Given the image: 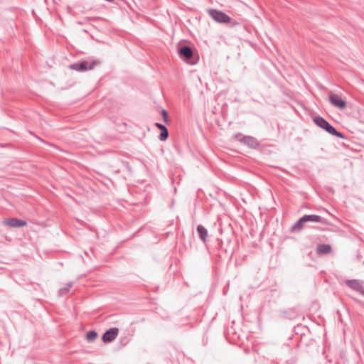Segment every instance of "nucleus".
Instances as JSON below:
<instances>
[{"mask_svg":"<svg viewBox=\"0 0 364 364\" xmlns=\"http://www.w3.org/2000/svg\"><path fill=\"white\" fill-rule=\"evenodd\" d=\"M314 122L319 127L325 129L329 134L336 136L339 138H343L341 133L337 132L334 127H333L326 120L321 117H316L314 118Z\"/></svg>","mask_w":364,"mask_h":364,"instance_id":"1","label":"nucleus"},{"mask_svg":"<svg viewBox=\"0 0 364 364\" xmlns=\"http://www.w3.org/2000/svg\"><path fill=\"white\" fill-rule=\"evenodd\" d=\"M99 63L97 61H82L70 65V68L79 72H85L92 70Z\"/></svg>","mask_w":364,"mask_h":364,"instance_id":"2","label":"nucleus"},{"mask_svg":"<svg viewBox=\"0 0 364 364\" xmlns=\"http://www.w3.org/2000/svg\"><path fill=\"white\" fill-rule=\"evenodd\" d=\"M208 13L210 16L217 22L228 23L230 21V18L221 11H217L215 9H210Z\"/></svg>","mask_w":364,"mask_h":364,"instance_id":"3","label":"nucleus"},{"mask_svg":"<svg viewBox=\"0 0 364 364\" xmlns=\"http://www.w3.org/2000/svg\"><path fill=\"white\" fill-rule=\"evenodd\" d=\"M308 221L320 222L321 218L315 215H304L296 223V224L294 226V228L301 230L303 228V224Z\"/></svg>","mask_w":364,"mask_h":364,"instance_id":"4","label":"nucleus"},{"mask_svg":"<svg viewBox=\"0 0 364 364\" xmlns=\"http://www.w3.org/2000/svg\"><path fill=\"white\" fill-rule=\"evenodd\" d=\"M3 224L6 226L10 227V228H19V227H23L26 225V222L23 220H21L17 218H5L3 220Z\"/></svg>","mask_w":364,"mask_h":364,"instance_id":"5","label":"nucleus"},{"mask_svg":"<svg viewBox=\"0 0 364 364\" xmlns=\"http://www.w3.org/2000/svg\"><path fill=\"white\" fill-rule=\"evenodd\" d=\"M119 329L117 328H112L107 331L102 336V341L105 343H109L114 341L117 336Z\"/></svg>","mask_w":364,"mask_h":364,"instance_id":"6","label":"nucleus"},{"mask_svg":"<svg viewBox=\"0 0 364 364\" xmlns=\"http://www.w3.org/2000/svg\"><path fill=\"white\" fill-rule=\"evenodd\" d=\"M331 103L339 109H344L346 107V102L338 95L331 94L329 96Z\"/></svg>","mask_w":364,"mask_h":364,"instance_id":"7","label":"nucleus"},{"mask_svg":"<svg viewBox=\"0 0 364 364\" xmlns=\"http://www.w3.org/2000/svg\"><path fill=\"white\" fill-rule=\"evenodd\" d=\"M178 53L181 56H183L186 59H190L193 56L192 50L187 46L181 47L178 50Z\"/></svg>","mask_w":364,"mask_h":364,"instance_id":"8","label":"nucleus"},{"mask_svg":"<svg viewBox=\"0 0 364 364\" xmlns=\"http://www.w3.org/2000/svg\"><path fill=\"white\" fill-rule=\"evenodd\" d=\"M346 284L352 289L360 291L363 288L362 283L358 280H348L346 282Z\"/></svg>","mask_w":364,"mask_h":364,"instance_id":"9","label":"nucleus"},{"mask_svg":"<svg viewBox=\"0 0 364 364\" xmlns=\"http://www.w3.org/2000/svg\"><path fill=\"white\" fill-rule=\"evenodd\" d=\"M316 251L318 255L328 254L331 251V247L329 245H319Z\"/></svg>","mask_w":364,"mask_h":364,"instance_id":"10","label":"nucleus"},{"mask_svg":"<svg viewBox=\"0 0 364 364\" xmlns=\"http://www.w3.org/2000/svg\"><path fill=\"white\" fill-rule=\"evenodd\" d=\"M197 231L200 237V239L203 242H205L206 240V237L208 236V232H207L206 229L202 225H198L197 228Z\"/></svg>","mask_w":364,"mask_h":364,"instance_id":"11","label":"nucleus"},{"mask_svg":"<svg viewBox=\"0 0 364 364\" xmlns=\"http://www.w3.org/2000/svg\"><path fill=\"white\" fill-rule=\"evenodd\" d=\"M97 333L94 331H88L86 334V338L90 342L95 341L97 338Z\"/></svg>","mask_w":364,"mask_h":364,"instance_id":"12","label":"nucleus"},{"mask_svg":"<svg viewBox=\"0 0 364 364\" xmlns=\"http://www.w3.org/2000/svg\"><path fill=\"white\" fill-rule=\"evenodd\" d=\"M245 141L252 146H256L257 145L256 140L252 137L245 138Z\"/></svg>","mask_w":364,"mask_h":364,"instance_id":"13","label":"nucleus"},{"mask_svg":"<svg viewBox=\"0 0 364 364\" xmlns=\"http://www.w3.org/2000/svg\"><path fill=\"white\" fill-rule=\"evenodd\" d=\"M168 130L165 128L161 131L159 138L161 141H165L168 138Z\"/></svg>","mask_w":364,"mask_h":364,"instance_id":"14","label":"nucleus"},{"mask_svg":"<svg viewBox=\"0 0 364 364\" xmlns=\"http://www.w3.org/2000/svg\"><path fill=\"white\" fill-rule=\"evenodd\" d=\"M161 115L163 116L164 122L168 123V113L165 109L161 110Z\"/></svg>","mask_w":364,"mask_h":364,"instance_id":"15","label":"nucleus"},{"mask_svg":"<svg viewBox=\"0 0 364 364\" xmlns=\"http://www.w3.org/2000/svg\"><path fill=\"white\" fill-rule=\"evenodd\" d=\"M156 127H157L161 131H162L164 129L166 128L164 125H162L159 123H156Z\"/></svg>","mask_w":364,"mask_h":364,"instance_id":"16","label":"nucleus"}]
</instances>
